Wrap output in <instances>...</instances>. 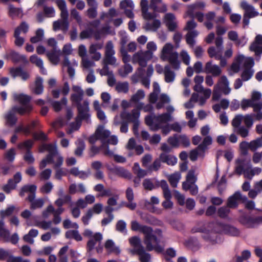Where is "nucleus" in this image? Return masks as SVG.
<instances>
[{
    "mask_svg": "<svg viewBox=\"0 0 262 262\" xmlns=\"http://www.w3.org/2000/svg\"><path fill=\"white\" fill-rule=\"evenodd\" d=\"M130 228L132 230L139 232L144 235L143 242L147 251L155 250L158 253L163 251V247L160 245L163 238V231L161 229L156 228L154 230L151 227L140 224L137 221L131 222Z\"/></svg>",
    "mask_w": 262,
    "mask_h": 262,
    "instance_id": "obj_1",
    "label": "nucleus"
},
{
    "mask_svg": "<svg viewBox=\"0 0 262 262\" xmlns=\"http://www.w3.org/2000/svg\"><path fill=\"white\" fill-rule=\"evenodd\" d=\"M173 46L171 43H166L163 48L161 58L164 61H167L170 64L164 67V74L165 81L167 83H172L176 78V74L171 69V67L175 70L180 68V61L178 59V53L173 51Z\"/></svg>",
    "mask_w": 262,
    "mask_h": 262,
    "instance_id": "obj_2",
    "label": "nucleus"
},
{
    "mask_svg": "<svg viewBox=\"0 0 262 262\" xmlns=\"http://www.w3.org/2000/svg\"><path fill=\"white\" fill-rule=\"evenodd\" d=\"M260 98V95L254 94L252 97L249 99L244 98L241 101V108L243 111H246L249 107H252L255 113L246 114L243 116V121L245 126L251 128L254 121L262 120V103L258 100Z\"/></svg>",
    "mask_w": 262,
    "mask_h": 262,
    "instance_id": "obj_3",
    "label": "nucleus"
},
{
    "mask_svg": "<svg viewBox=\"0 0 262 262\" xmlns=\"http://www.w3.org/2000/svg\"><path fill=\"white\" fill-rule=\"evenodd\" d=\"M45 151L49 152L46 158L42 159L39 164L40 169L44 168L48 164H54V167L58 168L63 163V159L62 157L58 153L56 143L53 144H43L39 149L40 152H43Z\"/></svg>",
    "mask_w": 262,
    "mask_h": 262,
    "instance_id": "obj_4",
    "label": "nucleus"
},
{
    "mask_svg": "<svg viewBox=\"0 0 262 262\" xmlns=\"http://www.w3.org/2000/svg\"><path fill=\"white\" fill-rule=\"evenodd\" d=\"M13 98L15 101H17L21 106H14L12 107V111L15 113H17L20 115L29 114L33 110V106L30 103L31 97L24 94H13Z\"/></svg>",
    "mask_w": 262,
    "mask_h": 262,
    "instance_id": "obj_5",
    "label": "nucleus"
},
{
    "mask_svg": "<svg viewBox=\"0 0 262 262\" xmlns=\"http://www.w3.org/2000/svg\"><path fill=\"white\" fill-rule=\"evenodd\" d=\"M171 116L168 113H163L156 116L154 114L148 115L145 118V123L152 131H157L171 120Z\"/></svg>",
    "mask_w": 262,
    "mask_h": 262,
    "instance_id": "obj_6",
    "label": "nucleus"
},
{
    "mask_svg": "<svg viewBox=\"0 0 262 262\" xmlns=\"http://www.w3.org/2000/svg\"><path fill=\"white\" fill-rule=\"evenodd\" d=\"M72 52V46L70 43L65 45L62 49V52L66 55L62 63L64 67L68 68V73L71 79H73L75 76V69L74 67L78 66V63L76 60H73L72 62L70 61L67 55H70Z\"/></svg>",
    "mask_w": 262,
    "mask_h": 262,
    "instance_id": "obj_7",
    "label": "nucleus"
},
{
    "mask_svg": "<svg viewBox=\"0 0 262 262\" xmlns=\"http://www.w3.org/2000/svg\"><path fill=\"white\" fill-rule=\"evenodd\" d=\"M194 18L187 21L184 28L185 30H188V32L185 36V39L187 44L190 48H193L195 44V38H196L199 33L195 30H193L196 27V23L194 21Z\"/></svg>",
    "mask_w": 262,
    "mask_h": 262,
    "instance_id": "obj_8",
    "label": "nucleus"
},
{
    "mask_svg": "<svg viewBox=\"0 0 262 262\" xmlns=\"http://www.w3.org/2000/svg\"><path fill=\"white\" fill-rule=\"evenodd\" d=\"M239 147L241 154L246 156L248 154L249 150L256 152L258 148L262 147V139L258 138L250 142L246 141H242L240 143Z\"/></svg>",
    "mask_w": 262,
    "mask_h": 262,
    "instance_id": "obj_9",
    "label": "nucleus"
},
{
    "mask_svg": "<svg viewBox=\"0 0 262 262\" xmlns=\"http://www.w3.org/2000/svg\"><path fill=\"white\" fill-rule=\"evenodd\" d=\"M83 234L84 236L89 238L86 244V249L88 252L92 251L97 243H100L103 238L102 234L100 232L94 233L92 230L89 229H85Z\"/></svg>",
    "mask_w": 262,
    "mask_h": 262,
    "instance_id": "obj_10",
    "label": "nucleus"
},
{
    "mask_svg": "<svg viewBox=\"0 0 262 262\" xmlns=\"http://www.w3.org/2000/svg\"><path fill=\"white\" fill-rule=\"evenodd\" d=\"M151 58L150 52L140 51L134 54L132 61L134 64L138 63L140 67H146L147 61Z\"/></svg>",
    "mask_w": 262,
    "mask_h": 262,
    "instance_id": "obj_11",
    "label": "nucleus"
},
{
    "mask_svg": "<svg viewBox=\"0 0 262 262\" xmlns=\"http://www.w3.org/2000/svg\"><path fill=\"white\" fill-rule=\"evenodd\" d=\"M191 232L193 233L196 232L203 233L202 235L203 238L205 241L211 243L212 244L217 243L216 234L210 233L204 225L194 227L191 229Z\"/></svg>",
    "mask_w": 262,
    "mask_h": 262,
    "instance_id": "obj_12",
    "label": "nucleus"
},
{
    "mask_svg": "<svg viewBox=\"0 0 262 262\" xmlns=\"http://www.w3.org/2000/svg\"><path fill=\"white\" fill-rule=\"evenodd\" d=\"M240 222L247 228H255L262 224V215L255 217L243 216Z\"/></svg>",
    "mask_w": 262,
    "mask_h": 262,
    "instance_id": "obj_13",
    "label": "nucleus"
},
{
    "mask_svg": "<svg viewBox=\"0 0 262 262\" xmlns=\"http://www.w3.org/2000/svg\"><path fill=\"white\" fill-rule=\"evenodd\" d=\"M6 262H30L29 259H24L21 256L13 255L9 250L0 249V260H5Z\"/></svg>",
    "mask_w": 262,
    "mask_h": 262,
    "instance_id": "obj_14",
    "label": "nucleus"
},
{
    "mask_svg": "<svg viewBox=\"0 0 262 262\" xmlns=\"http://www.w3.org/2000/svg\"><path fill=\"white\" fill-rule=\"evenodd\" d=\"M246 201V196L243 195L240 191H236L228 199L227 206L230 208H236L237 207L240 201L245 202Z\"/></svg>",
    "mask_w": 262,
    "mask_h": 262,
    "instance_id": "obj_15",
    "label": "nucleus"
},
{
    "mask_svg": "<svg viewBox=\"0 0 262 262\" xmlns=\"http://www.w3.org/2000/svg\"><path fill=\"white\" fill-rule=\"evenodd\" d=\"M78 114L76 119L81 120H85L87 122L90 121V115L89 114V102L88 101H84L82 104L77 106Z\"/></svg>",
    "mask_w": 262,
    "mask_h": 262,
    "instance_id": "obj_16",
    "label": "nucleus"
},
{
    "mask_svg": "<svg viewBox=\"0 0 262 262\" xmlns=\"http://www.w3.org/2000/svg\"><path fill=\"white\" fill-rule=\"evenodd\" d=\"M214 87L219 89V90L225 95L229 94L231 90L229 87V82L227 77L225 75L222 76L219 78L217 83Z\"/></svg>",
    "mask_w": 262,
    "mask_h": 262,
    "instance_id": "obj_17",
    "label": "nucleus"
},
{
    "mask_svg": "<svg viewBox=\"0 0 262 262\" xmlns=\"http://www.w3.org/2000/svg\"><path fill=\"white\" fill-rule=\"evenodd\" d=\"M72 90L74 93L72 94L71 95V101L75 104L77 106L81 105V101H82L84 95V92L80 86L78 85H73Z\"/></svg>",
    "mask_w": 262,
    "mask_h": 262,
    "instance_id": "obj_18",
    "label": "nucleus"
},
{
    "mask_svg": "<svg viewBox=\"0 0 262 262\" xmlns=\"http://www.w3.org/2000/svg\"><path fill=\"white\" fill-rule=\"evenodd\" d=\"M140 115V112L137 109H133L131 113L124 110L121 113L119 118H120L122 121H124L127 123L132 122L137 119H139Z\"/></svg>",
    "mask_w": 262,
    "mask_h": 262,
    "instance_id": "obj_19",
    "label": "nucleus"
},
{
    "mask_svg": "<svg viewBox=\"0 0 262 262\" xmlns=\"http://www.w3.org/2000/svg\"><path fill=\"white\" fill-rule=\"evenodd\" d=\"M222 72L221 68L216 64H213L211 61L207 62L205 66L204 72L207 74H211L213 77L220 76Z\"/></svg>",
    "mask_w": 262,
    "mask_h": 262,
    "instance_id": "obj_20",
    "label": "nucleus"
},
{
    "mask_svg": "<svg viewBox=\"0 0 262 262\" xmlns=\"http://www.w3.org/2000/svg\"><path fill=\"white\" fill-rule=\"evenodd\" d=\"M149 8L154 12L164 13L167 11V5L162 0H150Z\"/></svg>",
    "mask_w": 262,
    "mask_h": 262,
    "instance_id": "obj_21",
    "label": "nucleus"
},
{
    "mask_svg": "<svg viewBox=\"0 0 262 262\" xmlns=\"http://www.w3.org/2000/svg\"><path fill=\"white\" fill-rule=\"evenodd\" d=\"M164 22L170 31H174L177 28L176 18L172 13H168L165 15Z\"/></svg>",
    "mask_w": 262,
    "mask_h": 262,
    "instance_id": "obj_22",
    "label": "nucleus"
},
{
    "mask_svg": "<svg viewBox=\"0 0 262 262\" xmlns=\"http://www.w3.org/2000/svg\"><path fill=\"white\" fill-rule=\"evenodd\" d=\"M140 6L143 18L146 20H150L156 17L155 13L148 12V2L147 0H141L140 2Z\"/></svg>",
    "mask_w": 262,
    "mask_h": 262,
    "instance_id": "obj_23",
    "label": "nucleus"
},
{
    "mask_svg": "<svg viewBox=\"0 0 262 262\" xmlns=\"http://www.w3.org/2000/svg\"><path fill=\"white\" fill-rule=\"evenodd\" d=\"M251 165L250 161L247 162L244 159H238L236 161V165L235 168V172L241 175L248 168H251Z\"/></svg>",
    "mask_w": 262,
    "mask_h": 262,
    "instance_id": "obj_24",
    "label": "nucleus"
},
{
    "mask_svg": "<svg viewBox=\"0 0 262 262\" xmlns=\"http://www.w3.org/2000/svg\"><path fill=\"white\" fill-rule=\"evenodd\" d=\"M96 135L102 143L101 148L104 147L106 140L109 137L111 132L108 130L105 129L103 126H99L96 130Z\"/></svg>",
    "mask_w": 262,
    "mask_h": 262,
    "instance_id": "obj_25",
    "label": "nucleus"
},
{
    "mask_svg": "<svg viewBox=\"0 0 262 262\" xmlns=\"http://www.w3.org/2000/svg\"><path fill=\"white\" fill-rule=\"evenodd\" d=\"M102 47L103 44L101 43H96L90 46L89 53L92 55V58L93 60L98 61L101 58V54L97 51L101 49Z\"/></svg>",
    "mask_w": 262,
    "mask_h": 262,
    "instance_id": "obj_26",
    "label": "nucleus"
},
{
    "mask_svg": "<svg viewBox=\"0 0 262 262\" xmlns=\"http://www.w3.org/2000/svg\"><path fill=\"white\" fill-rule=\"evenodd\" d=\"M241 8L244 10V14L249 17H254L258 15L259 13L256 11L253 6L249 4L247 2L243 1L241 4Z\"/></svg>",
    "mask_w": 262,
    "mask_h": 262,
    "instance_id": "obj_27",
    "label": "nucleus"
},
{
    "mask_svg": "<svg viewBox=\"0 0 262 262\" xmlns=\"http://www.w3.org/2000/svg\"><path fill=\"white\" fill-rule=\"evenodd\" d=\"M35 195L33 194L28 195L27 198V200L31 203L30 208L33 210L41 208L44 204V201L42 199L35 200Z\"/></svg>",
    "mask_w": 262,
    "mask_h": 262,
    "instance_id": "obj_28",
    "label": "nucleus"
},
{
    "mask_svg": "<svg viewBox=\"0 0 262 262\" xmlns=\"http://www.w3.org/2000/svg\"><path fill=\"white\" fill-rule=\"evenodd\" d=\"M205 6V4L203 2H198L194 4L189 5L187 11V15L191 18H194V11L196 9H203Z\"/></svg>",
    "mask_w": 262,
    "mask_h": 262,
    "instance_id": "obj_29",
    "label": "nucleus"
},
{
    "mask_svg": "<svg viewBox=\"0 0 262 262\" xmlns=\"http://www.w3.org/2000/svg\"><path fill=\"white\" fill-rule=\"evenodd\" d=\"M236 60L238 62H241V64H243L246 69L252 68L254 64V60L252 58L245 57L243 55L237 56L236 58Z\"/></svg>",
    "mask_w": 262,
    "mask_h": 262,
    "instance_id": "obj_30",
    "label": "nucleus"
},
{
    "mask_svg": "<svg viewBox=\"0 0 262 262\" xmlns=\"http://www.w3.org/2000/svg\"><path fill=\"white\" fill-rule=\"evenodd\" d=\"M160 160L171 166L174 165L177 163V158L172 155L167 153H162L160 156Z\"/></svg>",
    "mask_w": 262,
    "mask_h": 262,
    "instance_id": "obj_31",
    "label": "nucleus"
},
{
    "mask_svg": "<svg viewBox=\"0 0 262 262\" xmlns=\"http://www.w3.org/2000/svg\"><path fill=\"white\" fill-rule=\"evenodd\" d=\"M112 171L116 175L122 178L130 179L132 177L131 173L121 167L115 166L112 168Z\"/></svg>",
    "mask_w": 262,
    "mask_h": 262,
    "instance_id": "obj_32",
    "label": "nucleus"
},
{
    "mask_svg": "<svg viewBox=\"0 0 262 262\" xmlns=\"http://www.w3.org/2000/svg\"><path fill=\"white\" fill-rule=\"evenodd\" d=\"M223 232L230 236H237L239 235L240 232L236 227L229 225H222Z\"/></svg>",
    "mask_w": 262,
    "mask_h": 262,
    "instance_id": "obj_33",
    "label": "nucleus"
},
{
    "mask_svg": "<svg viewBox=\"0 0 262 262\" xmlns=\"http://www.w3.org/2000/svg\"><path fill=\"white\" fill-rule=\"evenodd\" d=\"M104 247L108 254L114 253L118 255L120 253L119 247L115 246L114 242L112 239H107L105 242Z\"/></svg>",
    "mask_w": 262,
    "mask_h": 262,
    "instance_id": "obj_34",
    "label": "nucleus"
},
{
    "mask_svg": "<svg viewBox=\"0 0 262 262\" xmlns=\"http://www.w3.org/2000/svg\"><path fill=\"white\" fill-rule=\"evenodd\" d=\"M60 49L52 50L51 52H48L47 55L49 60L54 64H57L59 62V57L61 55Z\"/></svg>",
    "mask_w": 262,
    "mask_h": 262,
    "instance_id": "obj_35",
    "label": "nucleus"
},
{
    "mask_svg": "<svg viewBox=\"0 0 262 262\" xmlns=\"http://www.w3.org/2000/svg\"><path fill=\"white\" fill-rule=\"evenodd\" d=\"M37 187L35 185H26L22 187L20 190L19 195L23 196L26 193L29 192V195L34 194L35 195Z\"/></svg>",
    "mask_w": 262,
    "mask_h": 262,
    "instance_id": "obj_36",
    "label": "nucleus"
},
{
    "mask_svg": "<svg viewBox=\"0 0 262 262\" xmlns=\"http://www.w3.org/2000/svg\"><path fill=\"white\" fill-rule=\"evenodd\" d=\"M196 180L194 170H189L187 174L186 181L183 182L182 187H186L187 185L195 184Z\"/></svg>",
    "mask_w": 262,
    "mask_h": 262,
    "instance_id": "obj_37",
    "label": "nucleus"
},
{
    "mask_svg": "<svg viewBox=\"0 0 262 262\" xmlns=\"http://www.w3.org/2000/svg\"><path fill=\"white\" fill-rule=\"evenodd\" d=\"M181 178V175L179 172H174L168 176V180L171 187L173 188L177 187L178 184Z\"/></svg>",
    "mask_w": 262,
    "mask_h": 262,
    "instance_id": "obj_38",
    "label": "nucleus"
},
{
    "mask_svg": "<svg viewBox=\"0 0 262 262\" xmlns=\"http://www.w3.org/2000/svg\"><path fill=\"white\" fill-rule=\"evenodd\" d=\"M208 53L211 58H214L215 59L221 58L223 51L221 48H215L214 47H211L208 49Z\"/></svg>",
    "mask_w": 262,
    "mask_h": 262,
    "instance_id": "obj_39",
    "label": "nucleus"
},
{
    "mask_svg": "<svg viewBox=\"0 0 262 262\" xmlns=\"http://www.w3.org/2000/svg\"><path fill=\"white\" fill-rule=\"evenodd\" d=\"M66 237L68 239H74L77 242H80L82 240L81 235L77 230H70L66 232Z\"/></svg>",
    "mask_w": 262,
    "mask_h": 262,
    "instance_id": "obj_40",
    "label": "nucleus"
},
{
    "mask_svg": "<svg viewBox=\"0 0 262 262\" xmlns=\"http://www.w3.org/2000/svg\"><path fill=\"white\" fill-rule=\"evenodd\" d=\"M136 253L139 255L141 262H151V256L150 254L146 252L144 248H141Z\"/></svg>",
    "mask_w": 262,
    "mask_h": 262,
    "instance_id": "obj_41",
    "label": "nucleus"
},
{
    "mask_svg": "<svg viewBox=\"0 0 262 262\" xmlns=\"http://www.w3.org/2000/svg\"><path fill=\"white\" fill-rule=\"evenodd\" d=\"M250 50L255 52V55L260 58L262 54V46L259 42L256 41V36L255 41L249 47Z\"/></svg>",
    "mask_w": 262,
    "mask_h": 262,
    "instance_id": "obj_42",
    "label": "nucleus"
},
{
    "mask_svg": "<svg viewBox=\"0 0 262 262\" xmlns=\"http://www.w3.org/2000/svg\"><path fill=\"white\" fill-rule=\"evenodd\" d=\"M212 142V139L210 136H207L203 139L202 142L198 146V149L204 154L207 146L211 145Z\"/></svg>",
    "mask_w": 262,
    "mask_h": 262,
    "instance_id": "obj_43",
    "label": "nucleus"
},
{
    "mask_svg": "<svg viewBox=\"0 0 262 262\" xmlns=\"http://www.w3.org/2000/svg\"><path fill=\"white\" fill-rule=\"evenodd\" d=\"M38 234V231L37 229H31L28 234L25 235L23 237V239L31 244L34 243L33 238L36 237Z\"/></svg>",
    "mask_w": 262,
    "mask_h": 262,
    "instance_id": "obj_44",
    "label": "nucleus"
},
{
    "mask_svg": "<svg viewBox=\"0 0 262 262\" xmlns=\"http://www.w3.org/2000/svg\"><path fill=\"white\" fill-rule=\"evenodd\" d=\"M145 96V94L143 90H138L137 92L131 97L130 102L135 104L138 103L140 100L144 98Z\"/></svg>",
    "mask_w": 262,
    "mask_h": 262,
    "instance_id": "obj_45",
    "label": "nucleus"
},
{
    "mask_svg": "<svg viewBox=\"0 0 262 262\" xmlns=\"http://www.w3.org/2000/svg\"><path fill=\"white\" fill-rule=\"evenodd\" d=\"M10 57L13 61L15 63L18 62H28L26 57L25 55H20L19 53L15 52H12L10 53Z\"/></svg>",
    "mask_w": 262,
    "mask_h": 262,
    "instance_id": "obj_46",
    "label": "nucleus"
},
{
    "mask_svg": "<svg viewBox=\"0 0 262 262\" xmlns=\"http://www.w3.org/2000/svg\"><path fill=\"white\" fill-rule=\"evenodd\" d=\"M104 155L108 157H114L115 161L118 163H124L126 161V159L121 156L114 155L112 151L109 149L108 145H107V149L104 151Z\"/></svg>",
    "mask_w": 262,
    "mask_h": 262,
    "instance_id": "obj_47",
    "label": "nucleus"
},
{
    "mask_svg": "<svg viewBox=\"0 0 262 262\" xmlns=\"http://www.w3.org/2000/svg\"><path fill=\"white\" fill-rule=\"evenodd\" d=\"M130 244L135 248V252L141 248H144L141 244V239L137 236H133L129 238Z\"/></svg>",
    "mask_w": 262,
    "mask_h": 262,
    "instance_id": "obj_48",
    "label": "nucleus"
},
{
    "mask_svg": "<svg viewBox=\"0 0 262 262\" xmlns=\"http://www.w3.org/2000/svg\"><path fill=\"white\" fill-rule=\"evenodd\" d=\"M170 102L169 97L165 94H162L159 97V101L156 104V108L160 110L164 107L165 104Z\"/></svg>",
    "mask_w": 262,
    "mask_h": 262,
    "instance_id": "obj_49",
    "label": "nucleus"
},
{
    "mask_svg": "<svg viewBox=\"0 0 262 262\" xmlns=\"http://www.w3.org/2000/svg\"><path fill=\"white\" fill-rule=\"evenodd\" d=\"M42 79L41 77H37L35 83V86L33 90V93L37 95H40L42 93L43 86L42 85Z\"/></svg>",
    "mask_w": 262,
    "mask_h": 262,
    "instance_id": "obj_50",
    "label": "nucleus"
},
{
    "mask_svg": "<svg viewBox=\"0 0 262 262\" xmlns=\"http://www.w3.org/2000/svg\"><path fill=\"white\" fill-rule=\"evenodd\" d=\"M67 104V99L66 97H63L60 101H54L52 102V106L55 112L60 111L63 106L66 105Z\"/></svg>",
    "mask_w": 262,
    "mask_h": 262,
    "instance_id": "obj_51",
    "label": "nucleus"
},
{
    "mask_svg": "<svg viewBox=\"0 0 262 262\" xmlns=\"http://www.w3.org/2000/svg\"><path fill=\"white\" fill-rule=\"evenodd\" d=\"M115 125H121L120 132L123 133H126L128 132V123L124 121H120L119 116H116L114 120Z\"/></svg>",
    "mask_w": 262,
    "mask_h": 262,
    "instance_id": "obj_52",
    "label": "nucleus"
},
{
    "mask_svg": "<svg viewBox=\"0 0 262 262\" xmlns=\"http://www.w3.org/2000/svg\"><path fill=\"white\" fill-rule=\"evenodd\" d=\"M118 15V13L116 10L112 8L109 9L107 12H103L101 13L100 15L101 19H104L105 18H109L108 22L112 21V18L114 17L117 16Z\"/></svg>",
    "mask_w": 262,
    "mask_h": 262,
    "instance_id": "obj_53",
    "label": "nucleus"
},
{
    "mask_svg": "<svg viewBox=\"0 0 262 262\" xmlns=\"http://www.w3.org/2000/svg\"><path fill=\"white\" fill-rule=\"evenodd\" d=\"M76 144L77 147L74 152L75 155L77 156L80 157L82 156L85 147L84 142L82 139H79L76 142Z\"/></svg>",
    "mask_w": 262,
    "mask_h": 262,
    "instance_id": "obj_54",
    "label": "nucleus"
},
{
    "mask_svg": "<svg viewBox=\"0 0 262 262\" xmlns=\"http://www.w3.org/2000/svg\"><path fill=\"white\" fill-rule=\"evenodd\" d=\"M134 173L137 175L139 178H142L146 176L147 172L145 170L141 169L140 165L138 163H135L133 167Z\"/></svg>",
    "mask_w": 262,
    "mask_h": 262,
    "instance_id": "obj_55",
    "label": "nucleus"
},
{
    "mask_svg": "<svg viewBox=\"0 0 262 262\" xmlns=\"http://www.w3.org/2000/svg\"><path fill=\"white\" fill-rule=\"evenodd\" d=\"M68 249L69 247L68 246H65L60 249L58 253L59 262H68V256L66 255V253L67 252Z\"/></svg>",
    "mask_w": 262,
    "mask_h": 262,
    "instance_id": "obj_56",
    "label": "nucleus"
},
{
    "mask_svg": "<svg viewBox=\"0 0 262 262\" xmlns=\"http://www.w3.org/2000/svg\"><path fill=\"white\" fill-rule=\"evenodd\" d=\"M115 89L118 93L126 94L129 90V84L127 82H119L116 84Z\"/></svg>",
    "mask_w": 262,
    "mask_h": 262,
    "instance_id": "obj_57",
    "label": "nucleus"
},
{
    "mask_svg": "<svg viewBox=\"0 0 262 262\" xmlns=\"http://www.w3.org/2000/svg\"><path fill=\"white\" fill-rule=\"evenodd\" d=\"M9 230L6 228L4 221L3 219L0 220V237L5 239L8 238V234H10Z\"/></svg>",
    "mask_w": 262,
    "mask_h": 262,
    "instance_id": "obj_58",
    "label": "nucleus"
},
{
    "mask_svg": "<svg viewBox=\"0 0 262 262\" xmlns=\"http://www.w3.org/2000/svg\"><path fill=\"white\" fill-rule=\"evenodd\" d=\"M34 142L32 140H27L24 142L19 143L17 145V148L20 150L26 149V151L31 150V148L33 146Z\"/></svg>",
    "mask_w": 262,
    "mask_h": 262,
    "instance_id": "obj_59",
    "label": "nucleus"
},
{
    "mask_svg": "<svg viewBox=\"0 0 262 262\" xmlns=\"http://www.w3.org/2000/svg\"><path fill=\"white\" fill-rule=\"evenodd\" d=\"M160 21L158 19H155L151 23H146L144 28L146 30L155 31L160 27Z\"/></svg>",
    "mask_w": 262,
    "mask_h": 262,
    "instance_id": "obj_60",
    "label": "nucleus"
},
{
    "mask_svg": "<svg viewBox=\"0 0 262 262\" xmlns=\"http://www.w3.org/2000/svg\"><path fill=\"white\" fill-rule=\"evenodd\" d=\"M133 67L128 64L125 63L124 67L119 70V75L123 77H126L129 73L132 72Z\"/></svg>",
    "mask_w": 262,
    "mask_h": 262,
    "instance_id": "obj_61",
    "label": "nucleus"
},
{
    "mask_svg": "<svg viewBox=\"0 0 262 262\" xmlns=\"http://www.w3.org/2000/svg\"><path fill=\"white\" fill-rule=\"evenodd\" d=\"M9 15L10 17L13 18L18 16L22 13V10L20 8H16L13 5L10 4L9 5Z\"/></svg>",
    "mask_w": 262,
    "mask_h": 262,
    "instance_id": "obj_62",
    "label": "nucleus"
},
{
    "mask_svg": "<svg viewBox=\"0 0 262 262\" xmlns=\"http://www.w3.org/2000/svg\"><path fill=\"white\" fill-rule=\"evenodd\" d=\"M249 128L245 126H241L235 129L236 133L242 138H246L249 135Z\"/></svg>",
    "mask_w": 262,
    "mask_h": 262,
    "instance_id": "obj_63",
    "label": "nucleus"
},
{
    "mask_svg": "<svg viewBox=\"0 0 262 262\" xmlns=\"http://www.w3.org/2000/svg\"><path fill=\"white\" fill-rule=\"evenodd\" d=\"M15 184L14 183L13 180L12 179H10L8 180V183L3 186L2 189L6 193H9L11 192V191L13 189H14L16 188Z\"/></svg>",
    "mask_w": 262,
    "mask_h": 262,
    "instance_id": "obj_64",
    "label": "nucleus"
}]
</instances>
